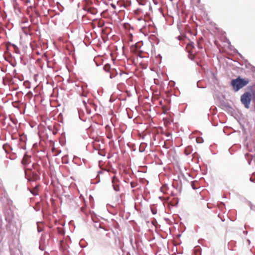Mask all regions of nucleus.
<instances>
[{"label": "nucleus", "mask_w": 255, "mask_h": 255, "mask_svg": "<svg viewBox=\"0 0 255 255\" xmlns=\"http://www.w3.org/2000/svg\"><path fill=\"white\" fill-rule=\"evenodd\" d=\"M31 162V156L27 154V153L24 154L22 160L21 161L22 164L24 166L25 177L27 180L30 182L32 180L31 178V167L32 166L30 165Z\"/></svg>", "instance_id": "obj_1"}, {"label": "nucleus", "mask_w": 255, "mask_h": 255, "mask_svg": "<svg viewBox=\"0 0 255 255\" xmlns=\"http://www.w3.org/2000/svg\"><path fill=\"white\" fill-rule=\"evenodd\" d=\"M241 101L246 108H249L251 101L255 103V92L251 91L245 92L241 96Z\"/></svg>", "instance_id": "obj_2"}, {"label": "nucleus", "mask_w": 255, "mask_h": 255, "mask_svg": "<svg viewBox=\"0 0 255 255\" xmlns=\"http://www.w3.org/2000/svg\"><path fill=\"white\" fill-rule=\"evenodd\" d=\"M249 83L248 79H242L240 77L232 80L231 85L236 91H238Z\"/></svg>", "instance_id": "obj_3"}, {"label": "nucleus", "mask_w": 255, "mask_h": 255, "mask_svg": "<svg viewBox=\"0 0 255 255\" xmlns=\"http://www.w3.org/2000/svg\"><path fill=\"white\" fill-rule=\"evenodd\" d=\"M5 218L7 222L9 223H11L14 218V214L12 211L10 209L7 210L5 213Z\"/></svg>", "instance_id": "obj_4"}, {"label": "nucleus", "mask_w": 255, "mask_h": 255, "mask_svg": "<svg viewBox=\"0 0 255 255\" xmlns=\"http://www.w3.org/2000/svg\"><path fill=\"white\" fill-rule=\"evenodd\" d=\"M113 186L116 191H120L119 180L117 177L114 176L112 179Z\"/></svg>", "instance_id": "obj_5"}, {"label": "nucleus", "mask_w": 255, "mask_h": 255, "mask_svg": "<svg viewBox=\"0 0 255 255\" xmlns=\"http://www.w3.org/2000/svg\"><path fill=\"white\" fill-rule=\"evenodd\" d=\"M22 30L23 33L25 34V36H29L31 38V39H32V31L30 26H23L22 27Z\"/></svg>", "instance_id": "obj_6"}, {"label": "nucleus", "mask_w": 255, "mask_h": 255, "mask_svg": "<svg viewBox=\"0 0 255 255\" xmlns=\"http://www.w3.org/2000/svg\"><path fill=\"white\" fill-rule=\"evenodd\" d=\"M39 185H36L34 188H33V195H38L39 193Z\"/></svg>", "instance_id": "obj_7"}, {"label": "nucleus", "mask_w": 255, "mask_h": 255, "mask_svg": "<svg viewBox=\"0 0 255 255\" xmlns=\"http://www.w3.org/2000/svg\"><path fill=\"white\" fill-rule=\"evenodd\" d=\"M33 169L36 170L38 174H40V166L38 164H33Z\"/></svg>", "instance_id": "obj_8"}, {"label": "nucleus", "mask_w": 255, "mask_h": 255, "mask_svg": "<svg viewBox=\"0 0 255 255\" xmlns=\"http://www.w3.org/2000/svg\"><path fill=\"white\" fill-rule=\"evenodd\" d=\"M24 86L27 88H30V82L29 81H25L23 83Z\"/></svg>", "instance_id": "obj_9"}, {"label": "nucleus", "mask_w": 255, "mask_h": 255, "mask_svg": "<svg viewBox=\"0 0 255 255\" xmlns=\"http://www.w3.org/2000/svg\"><path fill=\"white\" fill-rule=\"evenodd\" d=\"M111 69V66L110 64H106L104 67V69L107 71V72H109L110 71Z\"/></svg>", "instance_id": "obj_10"}, {"label": "nucleus", "mask_w": 255, "mask_h": 255, "mask_svg": "<svg viewBox=\"0 0 255 255\" xmlns=\"http://www.w3.org/2000/svg\"><path fill=\"white\" fill-rule=\"evenodd\" d=\"M36 211H39L40 208V206L39 202H37L35 206L33 207Z\"/></svg>", "instance_id": "obj_11"}, {"label": "nucleus", "mask_w": 255, "mask_h": 255, "mask_svg": "<svg viewBox=\"0 0 255 255\" xmlns=\"http://www.w3.org/2000/svg\"><path fill=\"white\" fill-rule=\"evenodd\" d=\"M39 178V175L37 173L34 174V173L33 172V177H32L33 181L36 180L38 179Z\"/></svg>", "instance_id": "obj_12"}, {"label": "nucleus", "mask_w": 255, "mask_h": 255, "mask_svg": "<svg viewBox=\"0 0 255 255\" xmlns=\"http://www.w3.org/2000/svg\"><path fill=\"white\" fill-rule=\"evenodd\" d=\"M193 47V43H188L187 45V48L188 49H190V48H192Z\"/></svg>", "instance_id": "obj_13"}, {"label": "nucleus", "mask_w": 255, "mask_h": 255, "mask_svg": "<svg viewBox=\"0 0 255 255\" xmlns=\"http://www.w3.org/2000/svg\"><path fill=\"white\" fill-rule=\"evenodd\" d=\"M166 186H163L161 188V191L162 192H164V190H165V189L166 188Z\"/></svg>", "instance_id": "obj_14"}, {"label": "nucleus", "mask_w": 255, "mask_h": 255, "mask_svg": "<svg viewBox=\"0 0 255 255\" xmlns=\"http://www.w3.org/2000/svg\"><path fill=\"white\" fill-rule=\"evenodd\" d=\"M23 1L26 3H29L30 2V0H23Z\"/></svg>", "instance_id": "obj_15"}, {"label": "nucleus", "mask_w": 255, "mask_h": 255, "mask_svg": "<svg viewBox=\"0 0 255 255\" xmlns=\"http://www.w3.org/2000/svg\"><path fill=\"white\" fill-rule=\"evenodd\" d=\"M34 13H35V15L36 16H38L39 15V13L38 12V11L36 10H34Z\"/></svg>", "instance_id": "obj_16"}, {"label": "nucleus", "mask_w": 255, "mask_h": 255, "mask_svg": "<svg viewBox=\"0 0 255 255\" xmlns=\"http://www.w3.org/2000/svg\"><path fill=\"white\" fill-rule=\"evenodd\" d=\"M185 154H186V155H188V154H189V152H188V151H187V149H186L185 150Z\"/></svg>", "instance_id": "obj_17"}, {"label": "nucleus", "mask_w": 255, "mask_h": 255, "mask_svg": "<svg viewBox=\"0 0 255 255\" xmlns=\"http://www.w3.org/2000/svg\"><path fill=\"white\" fill-rule=\"evenodd\" d=\"M37 76V75H35V76H34V79L36 82L37 81V79H36Z\"/></svg>", "instance_id": "obj_18"}, {"label": "nucleus", "mask_w": 255, "mask_h": 255, "mask_svg": "<svg viewBox=\"0 0 255 255\" xmlns=\"http://www.w3.org/2000/svg\"><path fill=\"white\" fill-rule=\"evenodd\" d=\"M29 18H30V21L31 22L32 21V15H29Z\"/></svg>", "instance_id": "obj_19"}, {"label": "nucleus", "mask_w": 255, "mask_h": 255, "mask_svg": "<svg viewBox=\"0 0 255 255\" xmlns=\"http://www.w3.org/2000/svg\"><path fill=\"white\" fill-rule=\"evenodd\" d=\"M30 46L32 48V41H30L29 43Z\"/></svg>", "instance_id": "obj_20"}, {"label": "nucleus", "mask_w": 255, "mask_h": 255, "mask_svg": "<svg viewBox=\"0 0 255 255\" xmlns=\"http://www.w3.org/2000/svg\"><path fill=\"white\" fill-rule=\"evenodd\" d=\"M28 189L29 190V191L32 193V189H30L29 187H28Z\"/></svg>", "instance_id": "obj_21"}, {"label": "nucleus", "mask_w": 255, "mask_h": 255, "mask_svg": "<svg viewBox=\"0 0 255 255\" xmlns=\"http://www.w3.org/2000/svg\"><path fill=\"white\" fill-rule=\"evenodd\" d=\"M60 152V151H58L57 153L55 154L56 155H57Z\"/></svg>", "instance_id": "obj_22"}, {"label": "nucleus", "mask_w": 255, "mask_h": 255, "mask_svg": "<svg viewBox=\"0 0 255 255\" xmlns=\"http://www.w3.org/2000/svg\"><path fill=\"white\" fill-rule=\"evenodd\" d=\"M36 145L35 144H33V148L35 147V146Z\"/></svg>", "instance_id": "obj_23"}, {"label": "nucleus", "mask_w": 255, "mask_h": 255, "mask_svg": "<svg viewBox=\"0 0 255 255\" xmlns=\"http://www.w3.org/2000/svg\"><path fill=\"white\" fill-rule=\"evenodd\" d=\"M28 8H30V9H32V6H29L28 7Z\"/></svg>", "instance_id": "obj_24"}, {"label": "nucleus", "mask_w": 255, "mask_h": 255, "mask_svg": "<svg viewBox=\"0 0 255 255\" xmlns=\"http://www.w3.org/2000/svg\"><path fill=\"white\" fill-rule=\"evenodd\" d=\"M38 232L40 231V230L39 229V226H38Z\"/></svg>", "instance_id": "obj_25"}, {"label": "nucleus", "mask_w": 255, "mask_h": 255, "mask_svg": "<svg viewBox=\"0 0 255 255\" xmlns=\"http://www.w3.org/2000/svg\"><path fill=\"white\" fill-rule=\"evenodd\" d=\"M37 86H36V87H35V88L34 90H35V89H37Z\"/></svg>", "instance_id": "obj_26"}]
</instances>
